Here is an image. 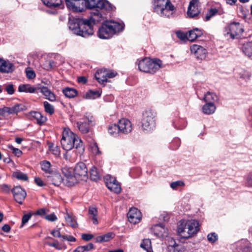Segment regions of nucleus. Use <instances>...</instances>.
Instances as JSON below:
<instances>
[{
	"label": "nucleus",
	"mask_w": 252,
	"mask_h": 252,
	"mask_svg": "<svg viewBox=\"0 0 252 252\" xmlns=\"http://www.w3.org/2000/svg\"><path fill=\"white\" fill-rule=\"evenodd\" d=\"M12 192L16 201L22 204L23 200L26 196V191L20 186H16L12 189Z\"/></svg>",
	"instance_id": "obj_17"
},
{
	"label": "nucleus",
	"mask_w": 252,
	"mask_h": 252,
	"mask_svg": "<svg viewBox=\"0 0 252 252\" xmlns=\"http://www.w3.org/2000/svg\"><path fill=\"white\" fill-rule=\"evenodd\" d=\"M138 66L141 71L151 74H154L159 68L163 67L161 60L157 59L151 60L147 58L140 61Z\"/></svg>",
	"instance_id": "obj_7"
},
{
	"label": "nucleus",
	"mask_w": 252,
	"mask_h": 252,
	"mask_svg": "<svg viewBox=\"0 0 252 252\" xmlns=\"http://www.w3.org/2000/svg\"><path fill=\"white\" fill-rule=\"evenodd\" d=\"M90 148L92 152L94 154L97 155L101 154V152L99 150L98 145L95 142L93 141L92 143H91L90 144Z\"/></svg>",
	"instance_id": "obj_42"
},
{
	"label": "nucleus",
	"mask_w": 252,
	"mask_h": 252,
	"mask_svg": "<svg viewBox=\"0 0 252 252\" xmlns=\"http://www.w3.org/2000/svg\"><path fill=\"white\" fill-rule=\"evenodd\" d=\"M51 233L55 237L63 238V236L61 235L60 232L59 230H53L51 231Z\"/></svg>",
	"instance_id": "obj_62"
},
{
	"label": "nucleus",
	"mask_w": 252,
	"mask_h": 252,
	"mask_svg": "<svg viewBox=\"0 0 252 252\" xmlns=\"http://www.w3.org/2000/svg\"><path fill=\"white\" fill-rule=\"evenodd\" d=\"M34 181L36 184L39 187H43L45 185L42 180L39 177H35L34 178Z\"/></svg>",
	"instance_id": "obj_61"
},
{
	"label": "nucleus",
	"mask_w": 252,
	"mask_h": 252,
	"mask_svg": "<svg viewBox=\"0 0 252 252\" xmlns=\"http://www.w3.org/2000/svg\"><path fill=\"white\" fill-rule=\"evenodd\" d=\"M62 171L63 174L66 178L67 179L72 180L71 181V184H73L75 183V181H74L75 178L74 176V173H73V169L65 166L62 168Z\"/></svg>",
	"instance_id": "obj_20"
},
{
	"label": "nucleus",
	"mask_w": 252,
	"mask_h": 252,
	"mask_svg": "<svg viewBox=\"0 0 252 252\" xmlns=\"http://www.w3.org/2000/svg\"><path fill=\"white\" fill-rule=\"evenodd\" d=\"M218 12L216 8H212L210 9L208 13L205 16V20H209L213 16L215 15Z\"/></svg>",
	"instance_id": "obj_46"
},
{
	"label": "nucleus",
	"mask_w": 252,
	"mask_h": 252,
	"mask_svg": "<svg viewBox=\"0 0 252 252\" xmlns=\"http://www.w3.org/2000/svg\"><path fill=\"white\" fill-rule=\"evenodd\" d=\"M13 176L20 180L27 181L28 180L27 174L20 171L14 172L13 173Z\"/></svg>",
	"instance_id": "obj_40"
},
{
	"label": "nucleus",
	"mask_w": 252,
	"mask_h": 252,
	"mask_svg": "<svg viewBox=\"0 0 252 252\" xmlns=\"http://www.w3.org/2000/svg\"><path fill=\"white\" fill-rule=\"evenodd\" d=\"M185 185L184 182L182 181H177L172 182L170 184V187L173 189H176L178 187H182Z\"/></svg>",
	"instance_id": "obj_49"
},
{
	"label": "nucleus",
	"mask_w": 252,
	"mask_h": 252,
	"mask_svg": "<svg viewBox=\"0 0 252 252\" xmlns=\"http://www.w3.org/2000/svg\"><path fill=\"white\" fill-rule=\"evenodd\" d=\"M93 248V245L92 243H90L87 245L84 246H79L77 247L73 252H84L85 251H88Z\"/></svg>",
	"instance_id": "obj_41"
},
{
	"label": "nucleus",
	"mask_w": 252,
	"mask_h": 252,
	"mask_svg": "<svg viewBox=\"0 0 252 252\" xmlns=\"http://www.w3.org/2000/svg\"><path fill=\"white\" fill-rule=\"evenodd\" d=\"M63 240H67L69 242H75L76 241V238L71 235H66L63 236Z\"/></svg>",
	"instance_id": "obj_59"
},
{
	"label": "nucleus",
	"mask_w": 252,
	"mask_h": 252,
	"mask_svg": "<svg viewBox=\"0 0 252 252\" xmlns=\"http://www.w3.org/2000/svg\"><path fill=\"white\" fill-rule=\"evenodd\" d=\"M75 179L86 180L88 179V168L86 164L82 162L77 163L73 169Z\"/></svg>",
	"instance_id": "obj_11"
},
{
	"label": "nucleus",
	"mask_w": 252,
	"mask_h": 252,
	"mask_svg": "<svg viewBox=\"0 0 252 252\" xmlns=\"http://www.w3.org/2000/svg\"><path fill=\"white\" fill-rule=\"evenodd\" d=\"M155 233L156 235L161 237H165L168 236L167 230L162 224H158L155 226Z\"/></svg>",
	"instance_id": "obj_27"
},
{
	"label": "nucleus",
	"mask_w": 252,
	"mask_h": 252,
	"mask_svg": "<svg viewBox=\"0 0 252 252\" xmlns=\"http://www.w3.org/2000/svg\"><path fill=\"white\" fill-rule=\"evenodd\" d=\"M46 244L48 246L50 247H53L56 248L57 250H61L63 249V246L60 244L59 242L58 241L55 240L54 242H47Z\"/></svg>",
	"instance_id": "obj_47"
},
{
	"label": "nucleus",
	"mask_w": 252,
	"mask_h": 252,
	"mask_svg": "<svg viewBox=\"0 0 252 252\" xmlns=\"http://www.w3.org/2000/svg\"><path fill=\"white\" fill-rule=\"evenodd\" d=\"M141 247L147 251V252H149L151 247V242L150 239H144L140 245Z\"/></svg>",
	"instance_id": "obj_44"
},
{
	"label": "nucleus",
	"mask_w": 252,
	"mask_h": 252,
	"mask_svg": "<svg viewBox=\"0 0 252 252\" xmlns=\"http://www.w3.org/2000/svg\"><path fill=\"white\" fill-rule=\"evenodd\" d=\"M32 216V215L31 213L26 214L23 216L22 219V224L21 227H23L26 223L28 222L29 220L31 218Z\"/></svg>",
	"instance_id": "obj_50"
},
{
	"label": "nucleus",
	"mask_w": 252,
	"mask_h": 252,
	"mask_svg": "<svg viewBox=\"0 0 252 252\" xmlns=\"http://www.w3.org/2000/svg\"><path fill=\"white\" fill-rule=\"evenodd\" d=\"M56 66L55 62L52 60L46 61L43 64V68L47 70L53 68Z\"/></svg>",
	"instance_id": "obj_43"
},
{
	"label": "nucleus",
	"mask_w": 252,
	"mask_h": 252,
	"mask_svg": "<svg viewBox=\"0 0 252 252\" xmlns=\"http://www.w3.org/2000/svg\"><path fill=\"white\" fill-rule=\"evenodd\" d=\"M199 230V222L195 220H182L178 226L179 235L185 239L189 238L196 234Z\"/></svg>",
	"instance_id": "obj_5"
},
{
	"label": "nucleus",
	"mask_w": 252,
	"mask_h": 252,
	"mask_svg": "<svg viewBox=\"0 0 252 252\" xmlns=\"http://www.w3.org/2000/svg\"><path fill=\"white\" fill-rule=\"evenodd\" d=\"M89 218L93 220L94 224H97L98 221L97 218V209L94 207H90L89 208Z\"/></svg>",
	"instance_id": "obj_32"
},
{
	"label": "nucleus",
	"mask_w": 252,
	"mask_h": 252,
	"mask_svg": "<svg viewBox=\"0 0 252 252\" xmlns=\"http://www.w3.org/2000/svg\"><path fill=\"white\" fill-rule=\"evenodd\" d=\"M1 191L5 193H8L10 192V187L6 184H2L0 185Z\"/></svg>",
	"instance_id": "obj_52"
},
{
	"label": "nucleus",
	"mask_w": 252,
	"mask_h": 252,
	"mask_svg": "<svg viewBox=\"0 0 252 252\" xmlns=\"http://www.w3.org/2000/svg\"><path fill=\"white\" fill-rule=\"evenodd\" d=\"M244 29L239 22L231 23L224 28V36L227 39H239L244 38Z\"/></svg>",
	"instance_id": "obj_8"
},
{
	"label": "nucleus",
	"mask_w": 252,
	"mask_h": 252,
	"mask_svg": "<svg viewBox=\"0 0 252 252\" xmlns=\"http://www.w3.org/2000/svg\"><path fill=\"white\" fill-rule=\"evenodd\" d=\"M187 33L188 36V40L191 41H193L198 37L201 36L202 34V32L199 29L195 28L192 30H190Z\"/></svg>",
	"instance_id": "obj_25"
},
{
	"label": "nucleus",
	"mask_w": 252,
	"mask_h": 252,
	"mask_svg": "<svg viewBox=\"0 0 252 252\" xmlns=\"http://www.w3.org/2000/svg\"><path fill=\"white\" fill-rule=\"evenodd\" d=\"M31 116L37 120L38 124L40 125L46 121V118L43 116L39 112H31Z\"/></svg>",
	"instance_id": "obj_37"
},
{
	"label": "nucleus",
	"mask_w": 252,
	"mask_h": 252,
	"mask_svg": "<svg viewBox=\"0 0 252 252\" xmlns=\"http://www.w3.org/2000/svg\"><path fill=\"white\" fill-rule=\"evenodd\" d=\"M45 213H46V210H45V209H44V208H41V209H38L36 212L35 214L36 215H43L45 214Z\"/></svg>",
	"instance_id": "obj_63"
},
{
	"label": "nucleus",
	"mask_w": 252,
	"mask_h": 252,
	"mask_svg": "<svg viewBox=\"0 0 252 252\" xmlns=\"http://www.w3.org/2000/svg\"><path fill=\"white\" fill-rule=\"evenodd\" d=\"M46 176L50 179L53 184L55 186H59L63 181V178L61 175L58 173H54L53 172L52 174Z\"/></svg>",
	"instance_id": "obj_24"
},
{
	"label": "nucleus",
	"mask_w": 252,
	"mask_h": 252,
	"mask_svg": "<svg viewBox=\"0 0 252 252\" xmlns=\"http://www.w3.org/2000/svg\"><path fill=\"white\" fill-rule=\"evenodd\" d=\"M246 184L247 186L252 187V172H250L247 176Z\"/></svg>",
	"instance_id": "obj_53"
},
{
	"label": "nucleus",
	"mask_w": 252,
	"mask_h": 252,
	"mask_svg": "<svg viewBox=\"0 0 252 252\" xmlns=\"http://www.w3.org/2000/svg\"><path fill=\"white\" fill-rule=\"evenodd\" d=\"M65 221L69 226L72 227H76L78 225L76 220L75 217L71 214L68 213H66L64 217Z\"/></svg>",
	"instance_id": "obj_31"
},
{
	"label": "nucleus",
	"mask_w": 252,
	"mask_h": 252,
	"mask_svg": "<svg viewBox=\"0 0 252 252\" xmlns=\"http://www.w3.org/2000/svg\"><path fill=\"white\" fill-rule=\"evenodd\" d=\"M45 219L50 221H55L57 220V217L54 213H52L46 216Z\"/></svg>",
	"instance_id": "obj_56"
},
{
	"label": "nucleus",
	"mask_w": 252,
	"mask_h": 252,
	"mask_svg": "<svg viewBox=\"0 0 252 252\" xmlns=\"http://www.w3.org/2000/svg\"><path fill=\"white\" fill-rule=\"evenodd\" d=\"M242 50L246 56L252 59V41L244 43Z\"/></svg>",
	"instance_id": "obj_29"
},
{
	"label": "nucleus",
	"mask_w": 252,
	"mask_h": 252,
	"mask_svg": "<svg viewBox=\"0 0 252 252\" xmlns=\"http://www.w3.org/2000/svg\"><path fill=\"white\" fill-rule=\"evenodd\" d=\"M203 100L205 102H212L214 103L218 100V97L216 94L213 92H208L203 97Z\"/></svg>",
	"instance_id": "obj_28"
},
{
	"label": "nucleus",
	"mask_w": 252,
	"mask_h": 252,
	"mask_svg": "<svg viewBox=\"0 0 252 252\" xmlns=\"http://www.w3.org/2000/svg\"><path fill=\"white\" fill-rule=\"evenodd\" d=\"M8 148L12 151V153L14 154L15 156H17V157H19L21 156V155L22 154V151L19 150V149L14 148L12 145H9L8 146Z\"/></svg>",
	"instance_id": "obj_48"
},
{
	"label": "nucleus",
	"mask_w": 252,
	"mask_h": 252,
	"mask_svg": "<svg viewBox=\"0 0 252 252\" xmlns=\"http://www.w3.org/2000/svg\"><path fill=\"white\" fill-rule=\"evenodd\" d=\"M126 128V119L123 118L119 120L118 125H111L108 128V132L112 135L118 133H125Z\"/></svg>",
	"instance_id": "obj_12"
},
{
	"label": "nucleus",
	"mask_w": 252,
	"mask_h": 252,
	"mask_svg": "<svg viewBox=\"0 0 252 252\" xmlns=\"http://www.w3.org/2000/svg\"><path fill=\"white\" fill-rule=\"evenodd\" d=\"M236 74L238 77H239L246 81H248L251 76V74L249 72L243 69L239 70L236 72Z\"/></svg>",
	"instance_id": "obj_36"
},
{
	"label": "nucleus",
	"mask_w": 252,
	"mask_h": 252,
	"mask_svg": "<svg viewBox=\"0 0 252 252\" xmlns=\"http://www.w3.org/2000/svg\"><path fill=\"white\" fill-rule=\"evenodd\" d=\"M100 96V93L98 91L90 90L85 94V97L86 99H95Z\"/></svg>",
	"instance_id": "obj_39"
},
{
	"label": "nucleus",
	"mask_w": 252,
	"mask_h": 252,
	"mask_svg": "<svg viewBox=\"0 0 252 252\" xmlns=\"http://www.w3.org/2000/svg\"><path fill=\"white\" fill-rule=\"evenodd\" d=\"M206 103L202 107V112L206 115H211L215 113L216 107L212 102H206Z\"/></svg>",
	"instance_id": "obj_21"
},
{
	"label": "nucleus",
	"mask_w": 252,
	"mask_h": 252,
	"mask_svg": "<svg viewBox=\"0 0 252 252\" xmlns=\"http://www.w3.org/2000/svg\"><path fill=\"white\" fill-rule=\"evenodd\" d=\"M24 106L21 104H17L12 107H4L0 109V115L4 116L5 113L9 115L17 114L24 110Z\"/></svg>",
	"instance_id": "obj_16"
},
{
	"label": "nucleus",
	"mask_w": 252,
	"mask_h": 252,
	"mask_svg": "<svg viewBox=\"0 0 252 252\" xmlns=\"http://www.w3.org/2000/svg\"><path fill=\"white\" fill-rule=\"evenodd\" d=\"M36 90V88L32 86L30 84L21 85L18 87V91L20 92L34 93Z\"/></svg>",
	"instance_id": "obj_30"
},
{
	"label": "nucleus",
	"mask_w": 252,
	"mask_h": 252,
	"mask_svg": "<svg viewBox=\"0 0 252 252\" xmlns=\"http://www.w3.org/2000/svg\"><path fill=\"white\" fill-rule=\"evenodd\" d=\"M43 3L46 6L50 7L59 6L62 3V0H42Z\"/></svg>",
	"instance_id": "obj_35"
},
{
	"label": "nucleus",
	"mask_w": 252,
	"mask_h": 252,
	"mask_svg": "<svg viewBox=\"0 0 252 252\" xmlns=\"http://www.w3.org/2000/svg\"><path fill=\"white\" fill-rule=\"evenodd\" d=\"M115 235L113 232H108L104 235L97 236L95 238L96 242L102 243L108 242L114 238Z\"/></svg>",
	"instance_id": "obj_23"
},
{
	"label": "nucleus",
	"mask_w": 252,
	"mask_h": 252,
	"mask_svg": "<svg viewBox=\"0 0 252 252\" xmlns=\"http://www.w3.org/2000/svg\"><path fill=\"white\" fill-rule=\"evenodd\" d=\"M127 219L131 223H138L142 219L141 213L136 208H131L127 213Z\"/></svg>",
	"instance_id": "obj_14"
},
{
	"label": "nucleus",
	"mask_w": 252,
	"mask_h": 252,
	"mask_svg": "<svg viewBox=\"0 0 252 252\" xmlns=\"http://www.w3.org/2000/svg\"><path fill=\"white\" fill-rule=\"evenodd\" d=\"M125 24L115 21H108L104 23L99 28L98 36L100 38L108 39L114 34L124 30Z\"/></svg>",
	"instance_id": "obj_4"
},
{
	"label": "nucleus",
	"mask_w": 252,
	"mask_h": 252,
	"mask_svg": "<svg viewBox=\"0 0 252 252\" xmlns=\"http://www.w3.org/2000/svg\"><path fill=\"white\" fill-rule=\"evenodd\" d=\"M61 144L65 151H69L75 148L76 152L79 155H81L84 153L85 148L82 141L69 128H64L62 132Z\"/></svg>",
	"instance_id": "obj_3"
},
{
	"label": "nucleus",
	"mask_w": 252,
	"mask_h": 252,
	"mask_svg": "<svg viewBox=\"0 0 252 252\" xmlns=\"http://www.w3.org/2000/svg\"><path fill=\"white\" fill-rule=\"evenodd\" d=\"M41 169L44 171V174L49 175L53 172L51 167V163L47 160H43L40 162Z\"/></svg>",
	"instance_id": "obj_26"
},
{
	"label": "nucleus",
	"mask_w": 252,
	"mask_h": 252,
	"mask_svg": "<svg viewBox=\"0 0 252 252\" xmlns=\"http://www.w3.org/2000/svg\"><path fill=\"white\" fill-rule=\"evenodd\" d=\"M40 92L45 96V98L51 101L56 100L55 94L46 87H42L39 88Z\"/></svg>",
	"instance_id": "obj_22"
},
{
	"label": "nucleus",
	"mask_w": 252,
	"mask_h": 252,
	"mask_svg": "<svg viewBox=\"0 0 252 252\" xmlns=\"http://www.w3.org/2000/svg\"><path fill=\"white\" fill-rule=\"evenodd\" d=\"M207 239L210 242L214 243L217 240L218 236L215 233H212L208 235Z\"/></svg>",
	"instance_id": "obj_51"
},
{
	"label": "nucleus",
	"mask_w": 252,
	"mask_h": 252,
	"mask_svg": "<svg viewBox=\"0 0 252 252\" xmlns=\"http://www.w3.org/2000/svg\"><path fill=\"white\" fill-rule=\"evenodd\" d=\"M154 117V113L151 110L146 111L143 114L141 123L143 130L150 131L155 128Z\"/></svg>",
	"instance_id": "obj_9"
},
{
	"label": "nucleus",
	"mask_w": 252,
	"mask_h": 252,
	"mask_svg": "<svg viewBox=\"0 0 252 252\" xmlns=\"http://www.w3.org/2000/svg\"><path fill=\"white\" fill-rule=\"evenodd\" d=\"M50 150L53 152L55 155H58L60 153L59 148L58 146H55L53 144L49 146Z\"/></svg>",
	"instance_id": "obj_58"
},
{
	"label": "nucleus",
	"mask_w": 252,
	"mask_h": 252,
	"mask_svg": "<svg viewBox=\"0 0 252 252\" xmlns=\"http://www.w3.org/2000/svg\"><path fill=\"white\" fill-rule=\"evenodd\" d=\"M26 75L28 79H32L35 78V73L34 71L32 70H26Z\"/></svg>",
	"instance_id": "obj_55"
},
{
	"label": "nucleus",
	"mask_w": 252,
	"mask_h": 252,
	"mask_svg": "<svg viewBox=\"0 0 252 252\" xmlns=\"http://www.w3.org/2000/svg\"><path fill=\"white\" fill-rule=\"evenodd\" d=\"M93 238V235L89 234H83L82 238L83 240L88 241Z\"/></svg>",
	"instance_id": "obj_60"
},
{
	"label": "nucleus",
	"mask_w": 252,
	"mask_h": 252,
	"mask_svg": "<svg viewBox=\"0 0 252 252\" xmlns=\"http://www.w3.org/2000/svg\"><path fill=\"white\" fill-rule=\"evenodd\" d=\"M77 127L82 133H87L89 131V122H77Z\"/></svg>",
	"instance_id": "obj_33"
},
{
	"label": "nucleus",
	"mask_w": 252,
	"mask_h": 252,
	"mask_svg": "<svg viewBox=\"0 0 252 252\" xmlns=\"http://www.w3.org/2000/svg\"><path fill=\"white\" fill-rule=\"evenodd\" d=\"M176 34L177 37L182 40H184L186 38L188 39V33H185L181 32H178Z\"/></svg>",
	"instance_id": "obj_57"
},
{
	"label": "nucleus",
	"mask_w": 252,
	"mask_h": 252,
	"mask_svg": "<svg viewBox=\"0 0 252 252\" xmlns=\"http://www.w3.org/2000/svg\"><path fill=\"white\" fill-rule=\"evenodd\" d=\"M85 6L89 9H95L91 15L100 19L102 14L98 9L111 11L114 9L113 5L106 0H68L67 2V8L73 12H82Z\"/></svg>",
	"instance_id": "obj_1"
},
{
	"label": "nucleus",
	"mask_w": 252,
	"mask_h": 252,
	"mask_svg": "<svg viewBox=\"0 0 252 252\" xmlns=\"http://www.w3.org/2000/svg\"><path fill=\"white\" fill-rule=\"evenodd\" d=\"M190 52L197 59L201 60L205 59L207 54V50L204 48L197 44L190 46Z\"/></svg>",
	"instance_id": "obj_15"
},
{
	"label": "nucleus",
	"mask_w": 252,
	"mask_h": 252,
	"mask_svg": "<svg viewBox=\"0 0 252 252\" xmlns=\"http://www.w3.org/2000/svg\"><path fill=\"white\" fill-rule=\"evenodd\" d=\"M14 65L8 60L0 58V72L1 73H11L14 70Z\"/></svg>",
	"instance_id": "obj_19"
},
{
	"label": "nucleus",
	"mask_w": 252,
	"mask_h": 252,
	"mask_svg": "<svg viewBox=\"0 0 252 252\" xmlns=\"http://www.w3.org/2000/svg\"><path fill=\"white\" fill-rule=\"evenodd\" d=\"M116 75L117 73L114 71L104 69L98 70L95 74V78L100 84L105 85L109 78H112Z\"/></svg>",
	"instance_id": "obj_10"
},
{
	"label": "nucleus",
	"mask_w": 252,
	"mask_h": 252,
	"mask_svg": "<svg viewBox=\"0 0 252 252\" xmlns=\"http://www.w3.org/2000/svg\"><path fill=\"white\" fill-rule=\"evenodd\" d=\"M105 180L106 185L109 189L116 193L120 192L121 186L114 177L107 175L105 178Z\"/></svg>",
	"instance_id": "obj_13"
},
{
	"label": "nucleus",
	"mask_w": 252,
	"mask_h": 252,
	"mask_svg": "<svg viewBox=\"0 0 252 252\" xmlns=\"http://www.w3.org/2000/svg\"><path fill=\"white\" fill-rule=\"evenodd\" d=\"M43 105L46 112L49 113L50 115H52L54 113V106L49 102L47 101L44 102Z\"/></svg>",
	"instance_id": "obj_45"
},
{
	"label": "nucleus",
	"mask_w": 252,
	"mask_h": 252,
	"mask_svg": "<svg viewBox=\"0 0 252 252\" xmlns=\"http://www.w3.org/2000/svg\"><path fill=\"white\" fill-rule=\"evenodd\" d=\"M90 178L93 181H97L100 177V173L98 171L97 169L93 166L90 171Z\"/></svg>",
	"instance_id": "obj_34"
},
{
	"label": "nucleus",
	"mask_w": 252,
	"mask_h": 252,
	"mask_svg": "<svg viewBox=\"0 0 252 252\" xmlns=\"http://www.w3.org/2000/svg\"><path fill=\"white\" fill-rule=\"evenodd\" d=\"M154 12L162 17L170 18L175 12V8L170 0H153Z\"/></svg>",
	"instance_id": "obj_6"
},
{
	"label": "nucleus",
	"mask_w": 252,
	"mask_h": 252,
	"mask_svg": "<svg viewBox=\"0 0 252 252\" xmlns=\"http://www.w3.org/2000/svg\"><path fill=\"white\" fill-rule=\"evenodd\" d=\"M5 90L9 94H12L14 93L13 85L11 84H7L5 87Z\"/></svg>",
	"instance_id": "obj_54"
},
{
	"label": "nucleus",
	"mask_w": 252,
	"mask_h": 252,
	"mask_svg": "<svg viewBox=\"0 0 252 252\" xmlns=\"http://www.w3.org/2000/svg\"><path fill=\"white\" fill-rule=\"evenodd\" d=\"M63 93L67 97L72 98L77 95V92L75 89L70 88H66L63 90Z\"/></svg>",
	"instance_id": "obj_38"
},
{
	"label": "nucleus",
	"mask_w": 252,
	"mask_h": 252,
	"mask_svg": "<svg viewBox=\"0 0 252 252\" xmlns=\"http://www.w3.org/2000/svg\"><path fill=\"white\" fill-rule=\"evenodd\" d=\"M78 81L79 83L85 84L87 82V79L85 77L80 76L78 78Z\"/></svg>",
	"instance_id": "obj_64"
},
{
	"label": "nucleus",
	"mask_w": 252,
	"mask_h": 252,
	"mask_svg": "<svg viewBox=\"0 0 252 252\" xmlns=\"http://www.w3.org/2000/svg\"><path fill=\"white\" fill-rule=\"evenodd\" d=\"M198 3V0H192L190 1L187 11L189 17H194L199 14Z\"/></svg>",
	"instance_id": "obj_18"
},
{
	"label": "nucleus",
	"mask_w": 252,
	"mask_h": 252,
	"mask_svg": "<svg viewBox=\"0 0 252 252\" xmlns=\"http://www.w3.org/2000/svg\"><path fill=\"white\" fill-rule=\"evenodd\" d=\"M100 20L94 17L88 19H73L69 21V28L74 34L87 37L94 33L95 21H99Z\"/></svg>",
	"instance_id": "obj_2"
}]
</instances>
